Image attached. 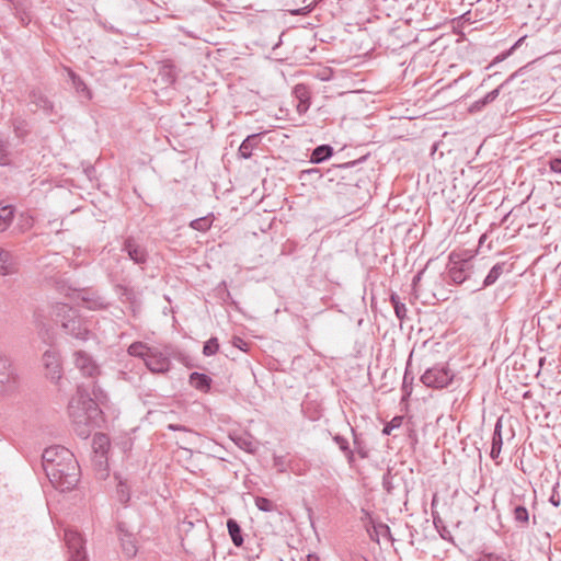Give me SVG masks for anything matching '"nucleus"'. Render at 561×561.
<instances>
[{"mask_svg": "<svg viewBox=\"0 0 561 561\" xmlns=\"http://www.w3.org/2000/svg\"><path fill=\"white\" fill-rule=\"evenodd\" d=\"M42 466L54 488L65 492L79 482L80 467L75 455L66 447L55 445L42 455Z\"/></svg>", "mask_w": 561, "mask_h": 561, "instance_id": "nucleus-1", "label": "nucleus"}, {"mask_svg": "<svg viewBox=\"0 0 561 561\" xmlns=\"http://www.w3.org/2000/svg\"><path fill=\"white\" fill-rule=\"evenodd\" d=\"M445 280L457 286L463 285L465 289L470 293L481 290V287H478L473 261L471 259H460L455 252L449 254Z\"/></svg>", "mask_w": 561, "mask_h": 561, "instance_id": "nucleus-2", "label": "nucleus"}, {"mask_svg": "<svg viewBox=\"0 0 561 561\" xmlns=\"http://www.w3.org/2000/svg\"><path fill=\"white\" fill-rule=\"evenodd\" d=\"M55 322L59 324L65 333L79 341H87L91 333L89 323L83 319L79 310L67 305L58 302L54 306Z\"/></svg>", "mask_w": 561, "mask_h": 561, "instance_id": "nucleus-3", "label": "nucleus"}, {"mask_svg": "<svg viewBox=\"0 0 561 561\" xmlns=\"http://www.w3.org/2000/svg\"><path fill=\"white\" fill-rule=\"evenodd\" d=\"M85 398L88 397L85 396ZM84 400L71 398L68 404V413L76 426L75 431L83 439L91 435L92 423L101 413V410L96 409L94 403H90V399Z\"/></svg>", "mask_w": 561, "mask_h": 561, "instance_id": "nucleus-4", "label": "nucleus"}, {"mask_svg": "<svg viewBox=\"0 0 561 561\" xmlns=\"http://www.w3.org/2000/svg\"><path fill=\"white\" fill-rule=\"evenodd\" d=\"M171 357L182 362L184 354L172 345H165L162 350L151 347L145 365L153 374H167L171 369Z\"/></svg>", "mask_w": 561, "mask_h": 561, "instance_id": "nucleus-5", "label": "nucleus"}, {"mask_svg": "<svg viewBox=\"0 0 561 561\" xmlns=\"http://www.w3.org/2000/svg\"><path fill=\"white\" fill-rule=\"evenodd\" d=\"M455 378V374L446 365H435L427 368L421 376L424 386L433 389L446 388Z\"/></svg>", "mask_w": 561, "mask_h": 561, "instance_id": "nucleus-6", "label": "nucleus"}, {"mask_svg": "<svg viewBox=\"0 0 561 561\" xmlns=\"http://www.w3.org/2000/svg\"><path fill=\"white\" fill-rule=\"evenodd\" d=\"M19 388V375L11 359L0 355V396L13 393Z\"/></svg>", "mask_w": 561, "mask_h": 561, "instance_id": "nucleus-7", "label": "nucleus"}, {"mask_svg": "<svg viewBox=\"0 0 561 561\" xmlns=\"http://www.w3.org/2000/svg\"><path fill=\"white\" fill-rule=\"evenodd\" d=\"M64 540L68 548L69 561H87L84 539L73 529H65Z\"/></svg>", "mask_w": 561, "mask_h": 561, "instance_id": "nucleus-8", "label": "nucleus"}, {"mask_svg": "<svg viewBox=\"0 0 561 561\" xmlns=\"http://www.w3.org/2000/svg\"><path fill=\"white\" fill-rule=\"evenodd\" d=\"M81 396H87V399H90V403H94L96 409H100L99 405L103 404L107 399L106 393L96 385L94 379L79 385L77 393L72 398H80L81 401H85V398H81Z\"/></svg>", "mask_w": 561, "mask_h": 561, "instance_id": "nucleus-9", "label": "nucleus"}, {"mask_svg": "<svg viewBox=\"0 0 561 561\" xmlns=\"http://www.w3.org/2000/svg\"><path fill=\"white\" fill-rule=\"evenodd\" d=\"M122 251L137 265L147 264L149 254L145 245L140 244L134 237L129 236L124 239Z\"/></svg>", "mask_w": 561, "mask_h": 561, "instance_id": "nucleus-10", "label": "nucleus"}, {"mask_svg": "<svg viewBox=\"0 0 561 561\" xmlns=\"http://www.w3.org/2000/svg\"><path fill=\"white\" fill-rule=\"evenodd\" d=\"M75 366L81 374L90 379H95L100 375V367L93 357L85 351H77L73 354Z\"/></svg>", "mask_w": 561, "mask_h": 561, "instance_id": "nucleus-11", "label": "nucleus"}, {"mask_svg": "<svg viewBox=\"0 0 561 561\" xmlns=\"http://www.w3.org/2000/svg\"><path fill=\"white\" fill-rule=\"evenodd\" d=\"M43 365L46 370V376L51 381H58L62 376V367L60 355L56 350H47L43 354Z\"/></svg>", "mask_w": 561, "mask_h": 561, "instance_id": "nucleus-12", "label": "nucleus"}, {"mask_svg": "<svg viewBox=\"0 0 561 561\" xmlns=\"http://www.w3.org/2000/svg\"><path fill=\"white\" fill-rule=\"evenodd\" d=\"M30 103L35 105L36 110H42L46 116L55 113L54 103L39 89H32L28 93Z\"/></svg>", "mask_w": 561, "mask_h": 561, "instance_id": "nucleus-13", "label": "nucleus"}, {"mask_svg": "<svg viewBox=\"0 0 561 561\" xmlns=\"http://www.w3.org/2000/svg\"><path fill=\"white\" fill-rule=\"evenodd\" d=\"M503 273H511V266L507 265L506 262H500L492 266L488 275L484 277L482 283L478 282V287L481 289L486 288L493 285Z\"/></svg>", "mask_w": 561, "mask_h": 561, "instance_id": "nucleus-14", "label": "nucleus"}, {"mask_svg": "<svg viewBox=\"0 0 561 561\" xmlns=\"http://www.w3.org/2000/svg\"><path fill=\"white\" fill-rule=\"evenodd\" d=\"M294 95L297 99L296 110L300 115L307 113L310 107V93L305 84H297L294 88Z\"/></svg>", "mask_w": 561, "mask_h": 561, "instance_id": "nucleus-15", "label": "nucleus"}, {"mask_svg": "<svg viewBox=\"0 0 561 561\" xmlns=\"http://www.w3.org/2000/svg\"><path fill=\"white\" fill-rule=\"evenodd\" d=\"M188 383L194 389L208 393L213 386V379L206 374L194 371L188 376Z\"/></svg>", "mask_w": 561, "mask_h": 561, "instance_id": "nucleus-16", "label": "nucleus"}, {"mask_svg": "<svg viewBox=\"0 0 561 561\" xmlns=\"http://www.w3.org/2000/svg\"><path fill=\"white\" fill-rule=\"evenodd\" d=\"M18 272V264L14 260L13 254L3 249L0 248V275H11Z\"/></svg>", "mask_w": 561, "mask_h": 561, "instance_id": "nucleus-17", "label": "nucleus"}, {"mask_svg": "<svg viewBox=\"0 0 561 561\" xmlns=\"http://www.w3.org/2000/svg\"><path fill=\"white\" fill-rule=\"evenodd\" d=\"M262 133L249 135L240 145L238 154L243 159H250L252 151L260 145Z\"/></svg>", "mask_w": 561, "mask_h": 561, "instance_id": "nucleus-18", "label": "nucleus"}, {"mask_svg": "<svg viewBox=\"0 0 561 561\" xmlns=\"http://www.w3.org/2000/svg\"><path fill=\"white\" fill-rule=\"evenodd\" d=\"M502 87H503V83L500 84L496 89L486 93L483 98L473 102L469 107V112L470 113L481 112L485 106L493 103L496 100V98L499 96Z\"/></svg>", "mask_w": 561, "mask_h": 561, "instance_id": "nucleus-19", "label": "nucleus"}, {"mask_svg": "<svg viewBox=\"0 0 561 561\" xmlns=\"http://www.w3.org/2000/svg\"><path fill=\"white\" fill-rule=\"evenodd\" d=\"M68 77L72 83L73 89L79 93L82 98L85 100L92 99L91 90L88 88L85 82L82 80V78L77 75L73 70L68 69Z\"/></svg>", "mask_w": 561, "mask_h": 561, "instance_id": "nucleus-20", "label": "nucleus"}, {"mask_svg": "<svg viewBox=\"0 0 561 561\" xmlns=\"http://www.w3.org/2000/svg\"><path fill=\"white\" fill-rule=\"evenodd\" d=\"M512 514L514 517V520L520 526L526 527L529 523V512L526 508V506L522 503H518L516 499L511 501Z\"/></svg>", "mask_w": 561, "mask_h": 561, "instance_id": "nucleus-21", "label": "nucleus"}, {"mask_svg": "<svg viewBox=\"0 0 561 561\" xmlns=\"http://www.w3.org/2000/svg\"><path fill=\"white\" fill-rule=\"evenodd\" d=\"M15 216L13 205L0 203V232H4L12 225Z\"/></svg>", "mask_w": 561, "mask_h": 561, "instance_id": "nucleus-22", "label": "nucleus"}, {"mask_svg": "<svg viewBox=\"0 0 561 561\" xmlns=\"http://www.w3.org/2000/svg\"><path fill=\"white\" fill-rule=\"evenodd\" d=\"M503 445V438H502V419H499L495 423L493 437H492V446L490 451V457L495 460L501 454Z\"/></svg>", "mask_w": 561, "mask_h": 561, "instance_id": "nucleus-23", "label": "nucleus"}, {"mask_svg": "<svg viewBox=\"0 0 561 561\" xmlns=\"http://www.w3.org/2000/svg\"><path fill=\"white\" fill-rule=\"evenodd\" d=\"M334 153V149L331 145L317 146L310 153V162L318 164L330 159Z\"/></svg>", "mask_w": 561, "mask_h": 561, "instance_id": "nucleus-24", "label": "nucleus"}, {"mask_svg": "<svg viewBox=\"0 0 561 561\" xmlns=\"http://www.w3.org/2000/svg\"><path fill=\"white\" fill-rule=\"evenodd\" d=\"M227 529L232 543L238 548L242 547L244 538L240 524L234 518H228Z\"/></svg>", "mask_w": 561, "mask_h": 561, "instance_id": "nucleus-25", "label": "nucleus"}, {"mask_svg": "<svg viewBox=\"0 0 561 561\" xmlns=\"http://www.w3.org/2000/svg\"><path fill=\"white\" fill-rule=\"evenodd\" d=\"M333 440L339 446L340 450L344 454L350 467H353L355 463L354 450L351 448L347 438L336 434L333 436Z\"/></svg>", "mask_w": 561, "mask_h": 561, "instance_id": "nucleus-26", "label": "nucleus"}, {"mask_svg": "<svg viewBox=\"0 0 561 561\" xmlns=\"http://www.w3.org/2000/svg\"><path fill=\"white\" fill-rule=\"evenodd\" d=\"M115 479L117 480L116 499L126 506L130 500V486L127 484V481L123 480L119 476L115 474Z\"/></svg>", "mask_w": 561, "mask_h": 561, "instance_id": "nucleus-27", "label": "nucleus"}, {"mask_svg": "<svg viewBox=\"0 0 561 561\" xmlns=\"http://www.w3.org/2000/svg\"><path fill=\"white\" fill-rule=\"evenodd\" d=\"M122 550L127 558H134L137 554L138 548L136 540L130 534H126L121 538Z\"/></svg>", "mask_w": 561, "mask_h": 561, "instance_id": "nucleus-28", "label": "nucleus"}, {"mask_svg": "<svg viewBox=\"0 0 561 561\" xmlns=\"http://www.w3.org/2000/svg\"><path fill=\"white\" fill-rule=\"evenodd\" d=\"M351 432L353 434L354 448L352 449L354 450V455L357 454L362 459L367 458L369 455V450L364 439L360 437L359 434H357V432L353 427H351Z\"/></svg>", "mask_w": 561, "mask_h": 561, "instance_id": "nucleus-29", "label": "nucleus"}, {"mask_svg": "<svg viewBox=\"0 0 561 561\" xmlns=\"http://www.w3.org/2000/svg\"><path fill=\"white\" fill-rule=\"evenodd\" d=\"M151 350V346H148L146 343L137 341L131 343L128 348L127 353L130 356L141 358L145 362V358L149 354V351Z\"/></svg>", "mask_w": 561, "mask_h": 561, "instance_id": "nucleus-30", "label": "nucleus"}, {"mask_svg": "<svg viewBox=\"0 0 561 561\" xmlns=\"http://www.w3.org/2000/svg\"><path fill=\"white\" fill-rule=\"evenodd\" d=\"M214 220V215L209 214L207 216L196 218L190 222V227L194 230L206 232L210 229Z\"/></svg>", "mask_w": 561, "mask_h": 561, "instance_id": "nucleus-31", "label": "nucleus"}, {"mask_svg": "<svg viewBox=\"0 0 561 561\" xmlns=\"http://www.w3.org/2000/svg\"><path fill=\"white\" fill-rule=\"evenodd\" d=\"M115 290L121 301L129 304H134L136 301V295L133 288L119 284L115 286Z\"/></svg>", "mask_w": 561, "mask_h": 561, "instance_id": "nucleus-32", "label": "nucleus"}, {"mask_svg": "<svg viewBox=\"0 0 561 561\" xmlns=\"http://www.w3.org/2000/svg\"><path fill=\"white\" fill-rule=\"evenodd\" d=\"M159 75L161 77V80L168 85L173 84L176 80L174 66L171 64L163 65Z\"/></svg>", "mask_w": 561, "mask_h": 561, "instance_id": "nucleus-33", "label": "nucleus"}, {"mask_svg": "<svg viewBox=\"0 0 561 561\" xmlns=\"http://www.w3.org/2000/svg\"><path fill=\"white\" fill-rule=\"evenodd\" d=\"M108 444V438L105 434L98 433L94 435L93 448L96 453H100L103 456L106 453Z\"/></svg>", "mask_w": 561, "mask_h": 561, "instance_id": "nucleus-34", "label": "nucleus"}, {"mask_svg": "<svg viewBox=\"0 0 561 561\" xmlns=\"http://www.w3.org/2000/svg\"><path fill=\"white\" fill-rule=\"evenodd\" d=\"M254 502L256 507L262 512H274L277 510L276 504L267 497L256 496Z\"/></svg>", "mask_w": 561, "mask_h": 561, "instance_id": "nucleus-35", "label": "nucleus"}, {"mask_svg": "<svg viewBox=\"0 0 561 561\" xmlns=\"http://www.w3.org/2000/svg\"><path fill=\"white\" fill-rule=\"evenodd\" d=\"M12 126L15 136L19 138H23L28 134L27 122L23 118H14Z\"/></svg>", "mask_w": 561, "mask_h": 561, "instance_id": "nucleus-36", "label": "nucleus"}, {"mask_svg": "<svg viewBox=\"0 0 561 561\" xmlns=\"http://www.w3.org/2000/svg\"><path fill=\"white\" fill-rule=\"evenodd\" d=\"M409 366H410V364L408 363V366L405 368V373L403 376V382H402L403 399L410 397L412 393V385H413L414 377L412 375H410Z\"/></svg>", "mask_w": 561, "mask_h": 561, "instance_id": "nucleus-37", "label": "nucleus"}, {"mask_svg": "<svg viewBox=\"0 0 561 561\" xmlns=\"http://www.w3.org/2000/svg\"><path fill=\"white\" fill-rule=\"evenodd\" d=\"M219 351V342L217 337H210L204 343L203 354L205 356H213Z\"/></svg>", "mask_w": 561, "mask_h": 561, "instance_id": "nucleus-38", "label": "nucleus"}, {"mask_svg": "<svg viewBox=\"0 0 561 561\" xmlns=\"http://www.w3.org/2000/svg\"><path fill=\"white\" fill-rule=\"evenodd\" d=\"M402 422H403V416L396 415L394 417H392L391 421H389L388 423L385 424V426L382 428V434L390 435L394 428H399L402 425Z\"/></svg>", "mask_w": 561, "mask_h": 561, "instance_id": "nucleus-39", "label": "nucleus"}, {"mask_svg": "<svg viewBox=\"0 0 561 561\" xmlns=\"http://www.w3.org/2000/svg\"><path fill=\"white\" fill-rule=\"evenodd\" d=\"M477 561H513L510 556L494 552L482 553Z\"/></svg>", "mask_w": 561, "mask_h": 561, "instance_id": "nucleus-40", "label": "nucleus"}, {"mask_svg": "<svg viewBox=\"0 0 561 561\" xmlns=\"http://www.w3.org/2000/svg\"><path fill=\"white\" fill-rule=\"evenodd\" d=\"M524 38H519L508 50L497 55L493 61L488 66V69L491 68L493 65L497 64V62H501L503 61L504 59H506L512 53L513 50L520 44V42L523 41Z\"/></svg>", "mask_w": 561, "mask_h": 561, "instance_id": "nucleus-41", "label": "nucleus"}, {"mask_svg": "<svg viewBox=\"0 0 561 561\" xmlns=\"http://www.w3.org/2000/svg\"><path fill=\"white\" fill-rule=\"evenodd\" d=\"M382 488L387 494H392L394 490L390 469H388L387 472L382 476Z\"/></svg>", "mask_w": 561, "mask_h": 561, "instance_id": "nucleus-42", "label": "nucleus"}, {"mask_svg": "<svg viewBox=\"0 0 561 561\" xmlns=\"http://www.w3.org/2000/svg\"><path fill=\"white\" fill-rule=\"evenodd\" d=\"M433 523L437 531L440 534L442 538H446L444 533H448L446 530V527L443 524V519L440 518L439 514L435 511L432 512Z\"/></svg>", "mask_w": 561, "mask_h": 561, "instance_id": "nucleus-43", "label": "nucleus"}, {"mask_svg": "<svg viewBox=\"0 0 561 561\" xmlns=\"http://www.w3.org/2000/svg\"><path fill=\"white\" fill-rule=\"evenodd\" d=\"M424 274V270L417 272L412 279V294L417 299L420 297L419 285Z\"/></svg>", "mask_w": 561, "mask_h": 561, "instance_id": "nucleus-44", "label": "nucleus"}, {"mask_svg": "<svg viewBox=\"0 0 561 561\" xmlns=\"http://www.w3.org/2000/svg\"><path fill=\"white\" fill-rule=\"evenodd\" d=\"M238 446L248 453H254L256 447L254 443L249 438H239Z\"/></svg>", "mask_w": 561, "mask_h": 561, "instance_id": "nucleus-45", "label": "nucleus"}, {"mask_svg": "<svg viewBox=\"0 0 561 561\" xmlns=\"http://www.w3.org/2000/svg\"><path fill=\"white\" fill-rule=\"evenodd\" d=\"M89 309H105L107 304L103 299L98 298L95 300L84 299Z\"/></svg>", "mask_w": 561, "mask_h": 561, "instance_id": "nucleus-46", "label": "nucleus"}, {"mask_svg": "<svg viewBox=\"0 0 561 561\" xmlns=\"http://www.w3.org/2000/svg\"><path fill=\"white\" fill-rule=\"evenodd\" d=\"M394 309V313L397 316V318L403 322L405 319H407V307H405V304L404 302H400L399 305H397L396 307H393Z\"/></svg>", "mask_w": 561, "mask_h": 561, "instance_id": "nucleus-47", "label": "nucleus"}, {"mask_svg": "<svg viewBox=\"0 0 561 561\" xmlns=\"http://www.w3.org/2000/svg\"><path fill=\"white\" fill-rule=\"evenodd\" d=\"M559 483H556L552 490V494L549 497V502L554 506L558 507L561 504V496L558 492Z\"/></svg>", "mask_w": 561, "mask_h": 561, "instance_id": "nucleus-48", "label": "nucleus"}, {"mask_svg": "<svg viewBox=\"0 0 561 561\" xmlns=\"http://www.w3.org/2000/svg\"><path fill=\"white\" fill-rule=\"evenodd\" d=\"M7 142L2 139H0V164L4 165L8 161V150H7Z\"/></svg>", "mask_w": 561, "mask_h": 561, "instance_id": "nucleus-49", "label": "nucleus"}, {"mask_svg": "<svg viewBox=\"0 0 561 561\" xmlns=\"http://www.w3.org/2000/svg\"><path fill=\"white\" fill-rule=\"evenodd\" d=\"M548 164L552 172L561 173V158H551Z\"/></svg>", "mask_w": 561, "mask_h": 561, "instance_id": "nucleus-50", "label": "nucleus"}, {"mask_svg": "<svg viewBox=\"0 0 561 561\" xmlns=\"http://www.w3.org/2000/svg\"><path fill=\"white\" fill-rule=\"evenodd\" d=\"M15 15L20 19V22L26 26L31 22V16L24 10L20 11L18 7H15Z\"/></svg>", "mask_w": 561, "mask_h": 561, "instance_id": "nucleus-51", "label": "nucleus"}, {"mask_svg": "<svg viewBox=\"0 0 561 561\" xmlns=\"http://www.w3.org/2000/svg\"><path fill=\"white\" fill-rule=\"evenodd\" d=\"M376 529V533L379 535H389L390 536V528L388 525L386 524H379L377 527H375Z\"/></svg>", "mask_w": 561, "mask_h": 561, "instance_id": "nucleus-52", "label": "nucleus"}, {"mask_svg": "<svg viewBox=\"0 0 561 561\" xmlns=\"http://www.w3.org/2000/svg\"><path fill=\"white\" fill-rule=\"evenodd\" d=\"M320 173V170L318 168H311V169H308V170H304L301 172V176L300 178H304L305 175H314V174H319Z\"/></svg>", "mask_w": 561, "mask_h": 561, "instance_id": "nucleus-53", "label": "nucleus"}, {"mask_svg": "<svg viewBox=\"0 0 561 561\" xmlns=\"http://www.w3.org/2000/svg\"><path fill=\"white\" fill-rule=\"evenodd\" d=\"M390 302H391L392 307H396L397 305H399L402 301L400 300V297L396 293H392L390 295Z\"/></svg>", "mask_w": 561, "mask_h": 561, "instance_id": "nucleus-54", "label": "nucleus"}, {"mask_svg": "<svg viewBox=\"0 0 561 561\" xmlns=\"http://www.w3.org/2000/svg\"><path fill=\"white\" fill-rule=\"evenodd\" d=\"M390 302H391L392 307H396L397 305H399L402 301L400 300V297L396 293H392L390 295Z\"/></svg>", "mask_w": 561, "mask_h": 561, "instance_id": "nucleus-55", "label": "nucleus"}, {"mask_svg": "<svg viewBox=\"0 0 561 561\" xmlns=\"http://www.w3.org/2000/svg\"><path fill=\"white\" fill-rule=\"evenodd\" d=\"M168 428L171 431H184V432L188 431L184 425H180V424H169Z\"/></svg>", "mask_w": 561, "mask_h": 561, "instance_id": "nucleus-56", "label": "nucleus"}, {"mask_svg": "<svg viewBox=\"0 0 561 561\" xmlns=\"http://www.w3.org/2000/svg\"><path fill=\"white\" fill-rule=\"evenodd\" d=\"M360 182H364L365 183V180L363 179V176H356L354 180H352V183H350V185L352 186H355V187H359L360 186Z\"/></svg>", "mask_w": 561, "mask_h": 561, "instance_id": "nucleus-57", "label": "nucleus"}, {"mask_svg": "<svg viewBox=\"0 0 561 561\" xmlns=\"http://www.w3.org/2000/svg\"><path fill=\"white\" fill-rule=\"evenodd\" d=\"M233 345L237 346L238 348L242 350V345H245V342L240 337H236Z\"/></svg>", "mask_w": 561, "mask_h": 561, "instance_id": "nucleus-58", "label": "nucleus"}, {"mask_svg": "<svg viewBox=\"0 0 561 561\" xmlns=\"http://www.w3.org/2000/svg\"><path fill=\"white\" fill-rule=\"evenodd\" d=\"M352 561H368V559L360 554H356V556L352 557Z\"/></svg>", "mask_w": 561, "mask_h": 561, "instance_id": "nucleus-59", "label": "nucleus"}, {"mask_svg": "<svg viewBox=\"0 0 561 561\" xmlns=\"http://www.w3.org/2000/svg\"><path fill=\"white\" fill-rule=\"evenodd\" d=\"M308 561H320L317 554L310 553L307 556Z\"/></svg>", "mask_w": 561, "mask_h": 561, "instance_id": "nucleus-60", "label": "nucleus"}, {"mask_svg": "<svg viewBox=\"0 0 561 561\" xmlns=\"http://www.w3.org/2000/svg\"><path fill=\"white\" fill-rule=\"evenodd\" d=\"M355 164H356V162L346 163V164L342 165V168H343L344 170H347V169H350L351 167H353V165H355Z\"/></svg>", "mask_w": 561, "mask_h": 561, "instance_id": "nucleus-61", "label": "nucleus"}, {"mask_svg": "<svg viewBox=\"0 0 561 561\" xmlns=\"http://www.w3.org/2000/svg\"><path fill=\"white\" fill-rule=\"evenodd\" d=\"M435 502H436V495H434V497L432 500V507L435 505Z\"/></svg>", "mask_w": 561, "mask_h": 561, "instance_id": "nucleus-62", "label": "nucleus"}, {"mask_svg": "<svg viewBox=\"0 0 561 561\" xmlns=\"http://www.w3.org/2000/svg\"><path fill=\"white\" fill-rule=\"evenodd\" d=\"M510 214L505 215L502 222H504L508 218Z\"/></svg>", "mask_w": 561, "mask_h": 561, "instance_id": "nucleus-63", "label": "nucleus"}, {"mask_svg": "<svg viewBox=\"0 0 561 561\" xmlns=\"http://www.w3.org/2000/svg\"><path fill=\"white\" fill-rule=\"evenodd\" d=\"M300 12H301V10H296V11H294L293 13H294V14H299Z\"/></svg>", "mask_w": 561, "mask_h": 561, "instance_id": "nucleus-64", "label": "nucleus"}]
</instances>
